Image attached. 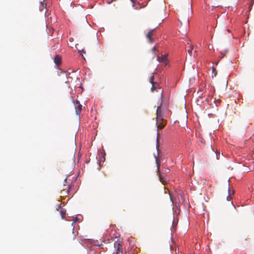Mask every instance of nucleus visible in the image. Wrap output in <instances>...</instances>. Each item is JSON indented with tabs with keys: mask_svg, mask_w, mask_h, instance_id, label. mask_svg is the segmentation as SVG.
<instances>
[{
	"mask_svg": "<svg viewBox=\"0 0 254 254\" xmlns=\"http://www.w3.org/2000/svg\"><path fill=\"white\" fill-rule=\"evenodd\" d=\"M154 30V29L150 30L146 35V37L150 43H153L154 41V39L152 37L154 36L153 34H152V32H153Z\"/></svg>",
	"mask_w": 254,
	"mask_h": 254,
	"instance_id": "nucleus-7",
	"label": "nucleus"
},
{
	"mask_svg": "<svg viewBox=\"0 0 254 254\" xmlns=\"http://www.w3.org/2000/svg\"><path fill=\"white\" fill-rule=\"evenodd\" d=\"M173 210H174V213H175L176 215H177V211H176V210H175V209H174V208H173Z\"/></svg>",
	"mask_w": 254,
	"mask_h": 254,
	"instance_id": "nucleus-26",
	"label": "nucleus"
},
{
	"mask_svg": "<svg viewBox=\"0 0 254 254\" xmlns=\"http://www.w3.org/2000/svg\"><path fill=\"white\" fill-rule=\"evenodd\" d=\"M53 47L54 50H56L58 48V45H55Z\"/></svg>",
	"mask_w": 254,
	"mask_h": 254,
	"instance_id": "nucleus-21",
	"label": "nucleus"
},
{
	"mask_svg": "<svg viewBox=\"0 0 254 254\" xmlns=\"http://www.w3.org/2000/svg\"><path fill=\"white\" fill-rule=\"evenodd\" d=\"M219 152H218L217 151L215 152L216 158L217 159H219L218 154L219 155Z\"/></svg>",
	"mask_w": 254,
	"mask_h": 254,
	"instance_id": "nucleus-19",
	"label": "nucleus"
},
{
	"mask_svg": "<svg viewBox=\"0 0 254 254\" xmlns=\"http://www.w3.org/2000/svg\"><path fill=\"white\" fill-rule=\"evenodd\" d=\"M227 53V50H225L223 51L220 52V54L221 55V56L220 57V59L223 58V57L225 56V55H226V54Z\"/></svg>",
	"mask_w": 254,
	"mask_h": 254,
	"instance_id": "nucleus-13",
	"label": "nucleus"
},
{
	"mask_svg": "<svg viewBox=\"0 0 254 254\" xmlns=\"http://www.w3.org/2000/svg\"><path fill=\"white\" fill-rule=\"evenodd\" d=\"M252 0V1L251 2V5H250V7L252 6L253 2H254V0ZM250 10H251V7H250V8H249V11H250Z\"/></svg>",
	"mask_w": 254,
	"mask_h": 254,
	"instance_id": "nucleus-23",
	"label": "nucleus"
},
{
	"mask_svg": "<svg viewBox=\"0 0 254 254\" xmlns=\"http://www.w3.org/2000/svg\"><path fill=\"white\" fill-rule=\"evenodd\" d=\"M120 236V235H114V236H112V240L115 238H117L118 237H119Z\"/></svg>",
	"mask_w": 254,
	"mask_h": 254,
	"instance_id": "nucleus-18",
	"label": "nucleus"
},
{
	"mask_svg": "<svg viewBox=\"0 0 254 254\" xmlns=\"http://www.w3.org/2000/svg\"><path fill=\"white\" fill-rule=\"evenodd\" d=\"M46 4H45L44 2H41V5L40 6V11H43V10L44 9V8H46Z\"/></svg>",
	"mask_w": 254,
	"mask_h": 254,
	"instance_id": "nucleus-12",
	"label": "nucleus"
},
{
	"mask_svg": "<svg viewBox=\"0 0 254 254\" xmlns=\"http://www.w3.org/2000/svg\"><path fill=\"white\" fill-rule=\"evenodd\" d=\"M123 242L120 240L114 242L115 252L112 254H122L123 253Z\"/></svg>",
	"mask_w": 254,
	"mask_h": 254,
	"instance_id": "nucleus-3",
	"label": "nucleus"
},
{
	"mask_svg": "<svg viewBox=\"0 0 254 254\" xmlns=\"http://www.w3.org/2000/svg\"><path fill=\"white\" fill-rule=\"evenodd\" d=\"M58 211H60L62 219H64L65 215V210L62 208L60 206H59V208L57 209Z\"/></svg>",
	"mask_w": 254,
	"mask_h": 254,
	"instance_id": "nucleus-9",
	"label": "nucleus"
},
{
	"mask_svg": "<svg viewBox=\"0 0 254 254\" xmlns=\"http://www.w3.org/2000/svg\"><path fill=\"white\" fill-rule=\"evenodd\" d=\"M156 140H157L156 148H157V149H158V148H159V145H158V137H157Z\"/></svg>",
	"mask_w": 254,
	"mask_h": 254,
	"instance_id": "nucleus-17",
	"label": "nucleus"
},
{
	"mask_svg": "<svg viewBox=\"0 0 254 254\" xmlns=\"http://www.w3.org/2000/svg\"><path fill=\"white\" fill-rule=\"evenodd\" d=\"M112 231H113V229H114V226L113 225H112Z\"/></svg>",
	"mask_w": 254,
	"mask_h": 254,
	"instance_id": "nucleus-27",
	"label": "nucleus"
},
{
	"mask_svg": "<svg viewBox=\"0 0 254 254\" xmlns=\"http://www.w3.org/2000/svg\"><path fill=\"white\" fill-rule=\"evenodd\" d=\"M115 0H112V2H113L114 1H115Z\"/></svg>",
	"mask_w": 254,
	"mask_h": 254,
	"instance_id": "nucleus-29",
	"label": "nucleus"
},
{
	"mask_svg": "<svg viewBox=\"0 0 254 254\" xmlns=\"http://www.w3.org/2000/svg\"><path fill=\"white\" fill-rule=\"evenodd\" d=\"M161 103H160V105L158 106L156 110V125L157 129L163 128L165 125L163 124V113L161 111Z\"/></svg>",
	"mask_w": 254,
	"mask_h": 254,
	"instance_id": "nucleus-1",
	"label": "nucleus"
},
{
	"mask_svg": "<svg viewBox=\"0 0 254 254\" xmlns=\"http://www.w3.org/2000/svg\"><path fill=\"white\" fill-rule=\"evenodd\" d=\"M213 102H214L216 104V106H218V104H217V102H220V100L219 99L216 100V99H215L213 101Z\"/></svg>",
	"mask_w": 254,
	"mask_h": 254,
	"instance_id": "nucleus-14",
	"label": "nucleus"
},
{
	"mask_svg": "<svg viewBox=\"0 0 254 254\" xmlns=\"http://www.w3.org/2000/svg\"><path fill=\"white\" fill-rule=\"evenodd\" d=\"M66 188H67V191L68 192L69 190L70 189L69 186H67Z\"/></svg>",
	"mask_w": 254,
	"mask_h": 254,
	"instance_id": "nucleus-24",
	"label": "nucleus"
},
{
	"mask_svg": "<svg viewBox=\"0 0 254 254\" xmlns=\"http://www.w3.org/2000/svg\"><path fill=\"white\" fill-rule=\"evenodd\" d=\"M101 160L103 161H104L105 160V156L103 154H102L101 155Z\"/></svg>",
	"mask_w": 254,
	"mask_h": 254,
	"instance_id": "nucleus-16",
	"label": "nucleus"
},
{
	"mask_svg": "<svg viewBox=\"0 0 254 254\" xmlns=\"http://www.w3.org/2000/svg\"><path fill=\"white\" fill-rule=\"evenodd\" d=\"M156 161L157 163V170L159 180L161 182L164 184L167 182L168 179L166 175H164V174L168 173L170 172V169L168 168H165L163 170V172H161L160 171V164L158 162L157 159L156 160Z\"/></svg>",
	"mask_w": 254,
	"mask_h": 254,
	"instance_id": "nucleus-2",
	"label": "nucleus"
},
{
	"mask_svg": "<svg viewBox=\"0 0 254 254\" xmlns=\"http://www.w3.org/2000/svg\"><path fill=\"white\" fill-rule=\"evenodd\" d=\"M213 100V98L212 97H209L205 99V101L209 105H211V102Z\"/></svg>",
	"mask_w": 254,
	"mask_h": 254,
	"instance_id": "nucleus-11",
	"label": "nucleus"
},
{
	"mask_svg": "<svg viewBox=\"0 0 254 254\" xmlns=\"http://www.w3.org/2000/svg\"><path fill=\"white\" fill-rule=\"evenodd\" d=\"M54 61L57 65L58 66V65H60L62 63L61 56L59 55H57L54 59Z\"/></svg>",
	"mask_w": 254,
	"mask_h": 254,
	"instance_id": "nucleus-8",
	"label": "nucleus"
},
{
	"mask_svg": "<svg viewBox=\"0 0 254 254\" xmlns=\"http://www.w3.org/2000/svg\"><path fill=\"white\" fill-rule=\"evenodd\" d=\"M75 109L76 114L77 115H79L80 113L82 110V105L80 104L79 102L77 100L76 101V104H75Z\"/></svg>",
	"mask_w": 254,
	"mask_h": 254,
	"instance_id": "nucleus-6",
	"label": "nucleus"
},
{
	"mask_svg": "<svg viewBox=\"0 0 254 254\" xmlns=\"http://www.w3.org/2000/svg\"><path fill=\"white\" fill-rule=\"evenodd\" d=\"M156 68L155 69L154 72L152 73V75L150 76L149 78V82L152 84V87L151 88V91L153 92L158 86V84L154 81V74L156 73Z\"/></svg>",
	"mask_w": 254,
	"mask_h": 254,
	"instance_id": "nucleus-5",
	"label": "nucleus"
},
{
	"mask_svg": "<svg viewBox=\"0 0 254 254\" xmlns=\"http://www.w3.org/2000/svg\"><path fill=\"white\" fill-rule=\"evenodd\" d=\"M168 54L163 55L161 57L157 56V61L159 63H162L164 66H169V60L168 59Z\"/></svg>",
	"mask_w": 254,
	"mask_h": 254,
	"instance_id": "nucleus-4",
	"label": "nucleus"
},
{
	"mask_svg": "<svg viewBox=\"0 0 254 254\" xmlns=\"http://www.w3.org/2000/svg\"><path fill=\"white\" fill-rule=\"evenodd\" d=\"M131 0V1L132 2V4H132L133 6H134V3H135V1H134V0Z\"/></svg>",
	"mask_w": 254,
	"mask_h": 254,
	"instance_id": "nucleus-22",
	"label": "nucleus"
},
{
	"mask_svg": "<svg viewBox=\"0 0 254 254\" xmlns=\"http://www.w3.org/2000/svg\"><path fill=\"white\" fill-rule=\"evenodd\" d=\"M227 200H231V199H232V197H231V196L230 195V194H229V195L227 196Z\"/></svg>",
	"mask_w": 254,
	"mask_h": 254,
	"instance_id": "nucleus-20",
	"label": "nucleus"
},
{
	"mask_svg": "<svg viewBox=\"0 0 254 254\" xmlns=\"http://www.w3.org/2000/svg\"><path fill=\"white\" fill-rule=\"evenodd\" d=\"M177 224V222H176L175 220V218H173V222H172V228L174 229V230H172V232H173V231H175L176 230V226Z\"/></svg>",
	"mask_w": 254,
	"mask_h": 254,
	"instance_id": "nucleus-10",
	"label": "nucleus"
},
{
	"mask_svg": "<svg viewBox=\"0 0 254 254\" xmlns=\"http://www.w3.org/2000/svg\"><path fill=\"white\" fill-rule=\"evenodd\" d=\"M192 50L193 48L192 47H190L189 49L188 50V53L191 54Z\"/></svg>",
	"mask_w": 254,
	"mask_h": 254,
	"instance_id": "nucleus-15",
	"label": "nucleus"
},
{
	"mask_svg": "<svg viewBox=\"0 0 254 254\" xmlns=\"http://www.w3.org/2000/svg\"><path fill=\"white\" fill-rule=\"evenodd\" d=\"M187 21L188 22H189L188 18H187Z\"/></svg>",
	"mask_w": 254,
	"mask_h": 254,
	"instance_id": "nucleus-28",
	"label": "nucleus"
},
{
	"mask_svg": "<svg viewBox=\"0 0 254 254\" xmlns=\"http://www.w3.org/2000/svg\"><path fill=\"white\" fill-rule=\"evenodd\" d=\"M156 50V47H154L153 48H152V51H155Z\"/></svg>",
	"mask_w": 254,
	"mask_h": 254,
	"instance_id": "nucleus-25",
	"label": "nucleus"
}]
</instances>
